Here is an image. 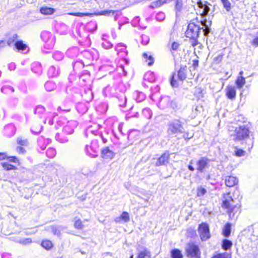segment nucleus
<instances>
[{
	"mask_svg": "<svg viewBox=\"0 0 258 258\" xmlns=\"http://www.w3.org/2000/svg\"><path fill=\"white\" fill-rule=\"evenodd\" d=\"M250 126L249 122L244 121L241 124H237L234 130H230V135L232 139L234 141H241L249 138L250 134Z\"/></svg>",
	"mask_w": 258,
	"mask_h": 258,
	"instance_id": "f257e3e1",
	"label": "nucleus"
},
{
	"mask_svg": "<svg viewBox=\"0 0 258 258\" xmlns=\"http://www.w3.org/2000/svg\"><path fill=\"white\" fill-rule=\"evenodd\" d=\"M233 202L230 193L223 195L222 207L227 209V213L231 219H236L240 213L239 206L232 205Z\"/></svg>",
	"mask_w": 258,
	"mask_h": 258,
	"instance_id": "f03ea898",
	"label": "nucleus"
},
{
	"mask_svg": "<svg viewBox=\"0 0 258 258\" xmlns=\"http://www.w3.org/2000/svg\"><path fill=\"white\" fill-rule=\"evenodd\" d=\"M167 133L169 136H176L178 134L183 133V127L181 122L178 119L170 121L168 125Z\"/></svg>",
	"mask_w": 258,
	"mask_h": 258,
	"instance_id": "7ed1b4c3",
	"label": "nucleus"
},
{
	"mask_svg": "<svg viewBox=\"0 0 258 258\" xmlns=\"http://www.w3.org/2000/svg\"><path fill=\"white\" fill-rule=\"evenodd\" d=\"M202 29H203V28H201L199 25H196L194 23H190L185 32V35L190 39L196 40L199 37Z\"/></svg>",
	"mask_w": 258,
	"mask_h": 258,
	"instance_id": "20e7f679",
	"label": "nucleus"
},
{
	"mask_svg": "<svg viewBox=\"0 0 258 258\" xmlns=\"http://www.w3.org/2000/svg\"><path fill=\"white\" fill-rule=\"evenodd\" d=\"M186 256L190 258H199L200 251L198 246L193 243H189L185 247Z\"/></svg>",
	"mask_w": 258,
	"mask_h": 258,
	"instance_id": "39448f33",
	"label": "nucleus"
},
{
	"mask_svg": "<svg viewBox=\"0 0 258 258\" xmlns=\"http://www.w3.org/2000/svg\"><path fill=\"white\" fill-rule=\"evenodd\" d=\"M199 232L202 240H206L210 237V232L208 225L206 223H202L199 226Z\"/></svg>",
	"mask_w": 258,
	"mask_h": 258,
	"instance_id": "423d86ee",
	"label": "nucleus"
},
{
	"mask_svg": "<svg viewBox=\"0 0 258 258\" xmlns=\"http://www.w3.org/2000/svg\"><path fill=\"white\" fill-rule=\"evenodd\" d=\"M210 160L206 158H201L197 162V170L200 172H203L204 169L208 167Z\"/></svg>",
	"mask_w": 258,
	"mask_h": 258,
	"instance_id": "0eeeda50",
	"label": "nucleus"
},
{
	"mask_svg": "<svg viewBox=\"0 0 258 258\" xmlns=\"http://www.w3.org/2000/svg\"><path fill=\"white\" fill-rule=\"evenodd\" d=\"M238 182V179L233 176H227L225 177V182L227 186L233 187Z\"/></svg>",
	"mask_w": 258,
	"mask_h": 258,
	"instance_id": "6e6552de",
	"label": "nucleus"
},
{
	"mask_svg": "<svg viewBox=\"0 0 258 258\" xmlns=\"http://www.w3.org/2000/svg\"><path fill=\"white\" fill-rule=\"evenodd\" d=\"M226 93L229 99H234L236 96L235 87L232 86H228L226 88Z\"/></svg>",
	"mask_w": 258,
	"mask_h": 258,
	"instance_id": "1a4fd4ad",
	"label": "nucleus"
},
{
	"mask_svg": "<svg viewBox=\"0 0 258 258\" xmlns=\"http://www.w3.org/2000/svg\"><path fill=\"white\" fill-rule=\"evenodd\" d=\"M77 124L76 121L74 120L69 121L68 124L64 127V132L68 134H73Z\"/></svg>",
	"mask_w": 258,
	"mask_h": 258,
	"instance_id": "9d476101",
	"label": "nucleus"
},
{
	"mask_svg": "<svg viewBox=\"0 0 258 258\" xmlns=\"http://www.w3.org/2000/svg\"><path fill=\"white\" fill-rule=\"evenodd\" d=\"M169 155L168 153H165L163 154L158 159L156 165L157 166L164 165L168 162Z\"/></svg>",
	"mask_w": 258,
	"mask_h": 258,
	"instance_id": "9b49d317",
	"label": "nucleus"
},
{
	"mask_svg": "<svg viewBox=\"0 0 258 258\" xmlns=\"http://www.w3.org/2000/svg\"><path fill=\"white\" fill-rule=\"evenodd\" d=\"M102 157L106 159H111L114 156L113 152L108 148H105L102 150Z\"/></svg>",
	"mask_w": 258,
	"mask_h": 258,
	"instance_id": "f8f14e48",
	"label": "nucleus"
},
{
	"mask_svg": "<svg viewBox=\"0 0 258 258\" xmlns=\"http://www.w3.org/2000/svg\"><path fill=\"white\" fill-rule=\"evenodd\" d=\"M186 67L185 66L183 67H181L179 70L178 71L177 76L179 80L183 81L186 79Z\"/></svg>",
	"mask_w": 258,
	"mask_h": 258,
	"instance_id": "ddd939ff",
	"label": "nucleus"
},
{
	"mask_svg": "<svg viewBox=\"0 0 258 258\" xmlns=\"http://www.w3.org/2000/svg\"><path fill=\"white\" fill-rule=\"evenodd\" d=\"M14 45L18 51H24L27 47V45L24 44L22 40L16 41L14 43Z\"/></svg>",
	"mask_w": 258,
	"mask_h": 258,
	"instance_id": "4468645a",
	"label": "nucleus"
},
{
	"mask_svg": "<svg viewBox=\"0 0 258 258\" xmlns=\"http://www.w3.org/2000/svg\"><path fill=\"white\" fill-rule=\"evenodd\" d=\"M138 258H151L150 252L147 248H144L143 250H140Z\"/></svg>",
	"mask_w": 258,
	"mask_h": 258,
	"instance_id": "2eb2a0df",
	"label": "nucleus"
},
{
	"mask_svg": "<svg viewBox=\"0 0 258 258\" xmlns=\"http://www.w3.org/2000/svg\"><path fill=\"white\" fill-rule=\"evenodd\" d=\"M235 83L238 89H241L245 84V78L241 76H238Z\"/></svg>",
	"mask_w": 258,
	"mask_h": 258,
	"instance_id": "dca6fc26",
	"label": "nucleus"
},
{
	"mask_svg": "<svg viewBox=\"0 0 258 258\" xmlns=\"http://www.w3.org/2000/svg\"><path fill=\"white\" fill-rule=\"evenodd\" d=\"M143 57L145 59V61L148 63V66H150L153 64L154 59L151 55L148 54L147 53H144Z\"/></svg>",
	"mask_w": 258,
	"mask_h": 258,
	"instance_id": "f3484780",
	"label": "nucleus"
},
{
	"mask_svg": "<svg viewBox=\"0 0 258 258\" xmlns=\"http://www.w3.org/2000/svg\"><path fill=\"white\" fill-rule=\"evenodd\" d=\"M14 240L15 242L19 243L22 245H24L29 244L32 242V239L30 238H17L14 239Z\"/></svg>",
	"mask_w": 258,
	"mask_h": 258,
	"instance_id": "a211bd4d",
	"label": "nucleus"
},
{
	"mask_svg": "<svg viewBox=\"0 0 258 258\" xmlns=\"http://www.w3.org/2000/svg\"><path fill=\"white\" fill-rule=\"evenodd\" d=\"M40 11L41 14L47 15L52 14L54 12V10L52 8L44 7L40 9Z\"/></svg>",
	"mask_w": 258,
	"mask_h": 258,
	"instance_id": "6ab92c4d",
	"label": "nucleus"
},
{
	"mask_svg": "<svg viewBox=\"0 0 258 258\" xmlns=\"http://www.w3.org/2000/svg\"><path fill=\"white\" fill-rule=\"evenodd\" d=\"M172 258H182L183 255L180 250L178 249H174L171 251Z\"/></svg>",
	"mask_w": 258,
	"mask_h": 258,
	"instance_id": "aec40b11",
	"label": "nucleus"
},
{
	"mask_svg": "<svg viewBox=\"0 0 258 258\" xmlns=\"http://www.w3.org/2000/svg\"><path fill=\"white\" fill-rule=\"evenodd\" d=\"M231 233V224L227 223L223 230V234L224 236L228 237Z\"/></svg>",
	"mask_w": 258,
	"mask_h": 258,
	"instance_id": "412c9836",
	"label": "nucleus"
},
{
	"mask_svg": "<svg viewBox=\"0 0 258 258\" xmlns=\"http://www.w3.org/2000/svg\"><path fill=\"white\" fill-rule=\"evenodd\" d=\"M166 3V0H157L155 2H152L151 7L152 8H156L162 6Z\"/></svg>",
	"mask_w": 258,
	"mask_h": 258,
	"instance_id": "4be33fe9",
	"label": "nucleus"
},
{
	"mask_svg": "<svg viewBox=\"0 0 258 258\" xmlns=\"http://www.w3.org/2000/svg\"><path fill=\"white\" fill-rule=\"evenodd\" d=\"M199 7L202 9H203V11H202V15H203V16H205L206 15H207L208 14V13L210 11V8H209V7L208 6H207L205 4H203L201 3V4H199Z\"/></svg>",
	"mask_w": 258,
	"mask_h": 258,
	"instance_id": "5701e85b",
	"label": "nucleus"
},
{
	"mask_svg": "<svg viewBox=\"0 0 258 258\" xmlns=\"http://www.w3.org/2000/svg\"><path fill=\"white\" fill-rule=\"evenodd\" d=\"M232 245V242L229 240L225 239L223 241L222 248L225 250L230 248Z\"/></svg>",
	"mask_w": 258,
	"mask_h": 258,
	"instance_id": "b1692460",
	"label": "nucleus"
},
{
	"mask_svg": "<svg viewBox=\"0 0 258 258\" xmlns=\"http://www.w3.org/2000/svg\"><path fill=\"white\" fill-rule=\"evenodd\" d=\"M245 153V152L244 150L239 149L237 147H235L234 149V154L237 157L244 156Z\"/></svg>",
	"mask_w": 258,
	"mask_h": 258,
	"instance_id": "393cba45",
	"label": "nucleus"
},
{
	"mask_svg": "<svg viewBox=\"0 0 258 258\" xmlns=\"http://www.w3.org/2000/svg\"><path fill=\"white\" fill-rule=\"evenodd\" d=\"M175 10L178 12H180L182 9L183 4L182 0H175Z\"/></svg>",
	"mask_w": 258,
	"mask_h": 258,
	"instance_id": "a878e982",
	"label": "nucleus"
},
{
	"mask_svg": "<svg viewBox=\"0 0 258 258\" xmlns=\"http://www.w3.org/2000/svg\"><path fill=\"white\" fill-rule=\"evenodd\" d=\"M18 38V35L17 34H14L10 37L7 40V44L9 46H12L15 41Z\"/></svg>",
	"mask_w": 258,
	"mask_h": 258,
	"instance_id": "bb28decb",
	"label": "nucleus"
},
{
	"mask_svg": "<svg viewBox=\"0 0 258 258\" xmlns=\"http://www.w3.org/2000/svg\"><path fill=\"white\" fill-rule=\"evenodd\" d=\"M42 246L46 249H49L52 246V242L49 240H44L42 242Z\"/></svg>",
	"mask_w": 258,
	"mask_h": 258,
	"instance_id": "cd10ccee",
	"label": "nucleus"
},
{
	"mask_svg": "<svg viewBox=\"0 0 258 258\" xmlns=\"http://www.w3.org/2000/svg\"><path fill=\"white\" fill-rule=\"evenodd\" d=\"M223 5L224 8L227 12H229L231 9V4L229 0H221Z\"/></svg>",
	"mask_w": 258,
	"mask_h": 258,
	"instance_id": "c85d7f7f",
	"label": "nucleus"
},
{
	"mask_svg": "<svg viewBox=\"0 0 258 258\" xmlns=\"http://www.w3.org/2000/svg\"><path fill=\"white\" fill-rule=\"evenodd\" d=\"M69 15L74 16H77L80 17H82L84 16H88L92 15V14L89 13H68Z\"/></svg>",
	"mask_w": 258,
	"mask_h": 258,
	"instance_id": "c756f323",
	"label": "nucleus"
},
{
	"mask_svg": "<svg viewBox=\"0 0 258 258\" xmlns=\"http://www.w3.org/2000/svg\"><path fill=\"white\" fill-rule=\"evenodd\" d=\"M121 220L123 222H127L130 220V216L128 213L126 212H123L120 216Z\"/></svg>",
	"mask_w": 258,
	"mask_h": 258,
	"instance_id": "7c9ffc66",
	"label": "nucleus"
},
{
	"mask_svg": "<svg viewBox=\"0 0 258 258\" xmlns=\"http://www.w3.org/2000/svg\"><path fill=\"white\" fill-rule=\"evenodd\" d=\"M2 165L3 168L7 170H13L16 168L14 166L7 162L2 163Z\"/></svg>",
	"mask_w": 258,
	"mask_h": 258,
	"instance_id": "2f4dec72",
	"label": "nucleus"
},
{
	"mask_svg": "<svg viewBox=\"0 0 258 258\" xmlns=\"http://www.w3.org/2000/svg\"><path fill=\"white\" fill-rule=\"evenodd\" d=\"M45 87L47 91H51L55 88V85L51 82H47L45 84Z\"/></svg>",
	"mask_w": 258,
	"mask_h": 258,
	"instance_id": "473e14b6",
	"label": "nucleus"
},
{
	"mask_svg": "<svg viewBox=\"0 0 258 258\" xmlns=\"http://www.w3.org/2000/svg\"><path fill=\"white\" fill-rule=\"evenodd\" d=\"M207 190L205 188L202 187H199L197 189V196L198 197H201L205 195L206 193Z\"/></svg>",
	"mask_w": 258,
	"mask_h": 258,
	"instance_id": "72a5a7b5",
	"label": "nucleus"
},
{
	"mask_svg": "<svg viewBox=\"0 0 258 258\" xmlns=\"http://www.w3.org/2000/svg\"><path fill=\"white\" fill-rule=\"evenodd\" d=\"M55 151L52 148L48 149L46 151V155L48 157L53 158L55 155Z\"/></svg>",
	"mask_w": 258,
	"mask_h": 258,
	"instance_id": "f704fd0d",
	"label": "nucleus"
},
{
	"mask_svg": "<svg viewBox=\"0 0 258 258\" xmlns=\"http://www.w3.org/2000/svg\"><path fill=\"white\" fill-rule=\"evenodd\" d=\"M74 226L76 228L78 229H81L83 228V225L82 224V221L80 219L77 220L74 223Z\"/></svg>",
	"mask_w": 258,
	"mask_h": 258,
	"instance_id": "c9c22d12",
	"label": "nucleus"
},
{
	"mask_svg": "<svg viewBox=\"0 0 258 258\" xmlns=\"http://www.w3.org/2000/svg\"><path fill=\"white\" fill-rule=\"evenodd\" d=\"M143 113L145 116V117L148 118H150L152 116L151 111L149 109H148V108L144 109L143 110Z\"/></svg>",
	"mask_w": 258,
	"mask_h": 258,
	"instance_id": "e433bc0d",
	"label": "nucleus"
},
{
	"mask_svg": "<svg viewBox=\"0 0 258 258\" xmlns=\"http://www.w3.org/2000/svg\"><path fill=\"white\" fill-rule=\"evenodd\" d=\"M250 43L254 47L258 46V32L256 33L254 38L250 41Z\"/></svg>",
	"mask_w": 258,
	"mask_h": 258,
	"instance_id": "4c0bfd02",
	"label": "nucleus"
},
{
	"mask_svg": "<svg viewBox=\"0 0 258 258\" xmlns=\"http://www.w3.org/2000/svg\"><path fill=\"white\" fill-rule=\"evenodd\" d=\"M52 232L54 235L59 236L60 235V231L58 227L55 226H52L50 227Z\"/></svg>",
	"mask_w": 258,
	"mask_h": 258,
	"instance_id": "58836bf2",
	"label": "nucleus"
},
{
	"mask_svg": "<svg viewBox=\"0 0 258 258\" xmlns=\"http://www.w3.org/2000/svg\"><path fill=\"white\" fill-rule=\"evenodd\" d=\"M53 57L57 60H61L63 57V54L61 52L57 51L53 54Z\"/></svg>",
	"mask_w": 258,
	"mask_h": 258,
	"instance_id": "ea45409f",
	"label": "nucleus"
},
{
	"mask_svg": "<svg viewBox=\"0 0 258 258\" xmlns=\"http://www.w3.org/2000/svg\"><path fill=\"white\" fill-rule=\"evenodd\" d=\"M202 25L203 26H205V28L203 29L204 35H206L209 33V29L208 26L206 24V22L205 21L202 22Z\"/></svg>",
	"mask_w": 258,
	"mask_h": 258,
	"instance_id": "a19ab883",
	"label": "nucleus"
},
{
	"mask_svg": "<svg viewBox=\"0 0 258 258\" xmlns=\"http://www.w3.org/2000/svg\"><path fill=\"white\" fill-rule=\"evenodd\" d=\"M17 143L21 146H26L28 144L27 140H23L21 138H18Z\"/></svg>",
	"mask_w": 258,
	"mask_h": 258,
	"instance_id": "79ce46f5",
	"label": "nucleus"
},
{
	"mask_svg": "<svg viewBox=\"0 0 258 258\" xmlns=\"http://www.w3.org/2000/svg\"><path fill=\"white\" fill-rule=\"evenodd\" d=\"M213 258H231V256L228 254H218L213 256Z\"/></svg>",
	"mask_w": 258,
	"mask_h": 258,
	"instance_id": "37998d69",
	"label": "nucleus"
},
{
	"mask_svg": "<svg viewBox=\"0 0 258 258\" xmlns=\"http://www.w3.org/2000/svg\"><path fill=\"white\" fill-rule=\"evenodd\" d=\"M175 76H176V75L175 74H174L172 76V79L170 81L171 85L173 87H176L178 86V84L175 80Z\"/></svg>",
	"mask_w": 258,
	"mask_h": 258,
	"instance_id": "c03bdc74",
	"label": "nucleus"
},
{
	"mask_svg": "<svg viewBox=\"0 0 258 258\" xmlns=\"http://www.w3.org/2000/svg\"><path fill=\"white\" fill-rule=\"evenodd\" d=\"M183 138L185 139V140H189L190 139H191L194 135L193 134H190L188 132H183Z\"/></svg>",
	"mask_w": 258,
	"mask_h": 258,
	"instance_id": "a18cd8bd",
	"label": "nucleus"
},
{
	"mask_svg": "<svg viewBox=\"0 0 258 258\" xmlns=\"http://www.w3.org/2000/svg\"><path fill=\"white\" fill-rule=\"evenodd\" d=\"M164 18V14L163 13H159L157 15L156 19L158 21H162Z\"/></svg>",
	"mask_w": 258,
	"mask_h": 258,
	"instance_id": "49530a36",
	"label": "nucleus"
},
{
	"mask_svg": "<svg viewBox=\"0 0 258 258\" xmlns=\"http://www.w3.org/2000/svg\"><path fill=\"white\" fill-rule=\"evenodd\" d=\"M179 46V44L178 43H177L176 42H174L172 44L171 48H172V49L173 50H177L178 49Z\"/></svg>",
	"mask_w": 258,
	"mask_h": 258,
	"instance_id": "de8ad7c7",
	"label": "nucleus"
},
{
	"mask_svg": "<svg viewBox=\"0 0 258 258\" xmlns=\"http://www.w3.org/2000/svg\"><path fill=\"white\" fill-rule=\"evenodd\" d=\"M111 13H113V12L112 11H102L99 13V15H108Z\"/></svg>",
	"mask_w": 258,
	"mask_h": 258,
	"instance_id": "09e8293b",
	"label": "nucleus"
},
{
	"mask_svg": "<svg viewBox=\"0 0 258 258\" xmlns=\"http://www.w3.org/2000/svg\"><path fill=\"white\" fill-rule=\"evenodd\" d=\"M9 160L10 162H15V163L17 162L18 161V159L15 156H12V157H9Z\"/></svg>",
	"mask_w": 258,
	"mask_h": 258,
	"instance_id": "8fccbe9b",
	"label": "nucleus"
},
{
	"mask_svg": "<svg viewBox=\"0 0 258 258\" xmlns=\"http://www.w3.org/2000/svg\"><path fill=\"white\" fill-rule=\"evenodd\" d=\"M125 47V45L122 44V43H119L118 44H117V47H116V50L117 52H119L120 50H123V49H119V47Z\"/></svg>",
	"mask_w": 258,
	"mask_h": 258,
	"instance_id": "3c124183",
	"label": "nucleus"
},
{
	"mask_svg": "<svg viewBox=\"0 0 258 258\" xmlns=\"http://www.w3.org/2000/svg\"><path fill=\"white\" fill-rule=\"evenodd\" d=\"M17 151L19 153H24L25 152V150L23 147H18L17 148Z\"/></svg>",
	"mask_w": 258,
	"mask_h": 258,
	"instance_id": "603ef678",
	"label": "nucleus"
},
{
	"mask_svg": "<svg viewBox=\"0 0 258 258\" xmlns=\"http://www.w3.org/2000/svg\"><path fill=\"white\" fill-rule=\"evenodd\" d=\"M114 221L116 223H120L123 222L120 216L115 218L114 219Z\"/></svg>",
	"mask_w": 258,
	"mask_h": 258,
	"instance_id": "864d4df0",
	"label": "nucleus"
},
{
	"mask_svg": "<svg viewBox=\"0 0 258 258\" xmlns=\"http://www.w3.org/2000/svg\"><path fill=\"white\" fill-rule=\"evenodd\" d=\"M44 110V108L43 106H38L36 108V111L40 112V111H43Z\"/></svg>",
	"mask_w": 258,
	"mask_h": 258,
	"instance_id": "5fc2aeb1",
	"label": "nucleus"
},
{
	"mask_svg": "<svg viewBox=\"0 0 258 258\" xmlns=\"http://www.w3.org/2000/svg\"><path fill=\"white\" fill-rule=\"evenodd\" d=\"M254 4H255V6H254L252 8V11H255V12H258V8H257V6H258V2L255 3Z\"/></svg>",
	"mask_w": 258,
	"mask_h": 258,
	"instance_id": "6e6d98bb",
	"label": "nucleus"
},
{
	"mask_svg": "<svg viewBox=\"0 0 258 258\" xmlns=\"http://www.w3.org/2000/svg\"><path fill=\"white\" fill-rule=\"evenodd\" d=\"M102 45H103V46L106 49L110 48L111 47V44H110L109 43H108V44L106 45L104 43H103Z\"/></svg>",
	"mask_w": 258,
	"mask_h": 258,
	"instance_id": "4d7b16f0",
	"label": "nucleus"
},
{
	"mask_svg": "<svg viewBox=\"0 0 258 258\" xmlns=\"http://www.w3.org/2000/svg\"><path fill=\"white\" fill-rule=\"evenodd\" d=\"M142 39H143L144 38L146 39V40H147V41H146V42H143V43L144 44H147L148 43V41H149V39H148V37H147V36H145V35H143V36H142Z\"/></svg>",
	"mask_w": 258,
	"mask_h": 258,
	"instance_id": "13d9d810",
	"label": "nucleus"
},
{
	"mask_svg": "<svg viewBox=\"0 0 258 258\" xmlns=\"http://www.w3.org/2000/svg\"><path fill=\"white\" fill-rule=\"evenodd\" d=\"M6 158V155L4 153H0V160L5 159Z\"/></svg>",
	"mask_w": 258,
	"mask_h": 258,
	"instance_id": "bf43d9fd",
	"label": "nucleus"
},
{
	"mask_svg": "<svg viewBox=\"0 0 258 258\" xmlns=\"http://www.w3.org/2000/svg\"><path fill=\"white\" fill-rule=\"evenodd\" d=\"M199 61L197 59H195L193 60V66L195 67L198 66Z\"/></svg>",
	"mask_w": 258,
	"mask_h": 258,
	"instance_id": "052dcab7",
	"label": "nucleus"
},
{
	"mask_svg": "<svg viewBox=\"0 0 258 258\" xmlns=\"http://www.w3.org/2000/svg\"><path fill=\"white\" fill-rule=\"evenodd\" d=\"M188 168V169L190 171H193L195 170V168L191 165H189Z\"/></svg>",
	"mask_w": 258,
	"mask_h": 258,
	"instance_id": "680f3d73",
	"label": "nucleus"
},
{
	"mask_svg": "<svg viewBox=\"0 0 258 258\" xmlns=\"http://www.w3.org/2000/svg\"><path fill=\"white\" fill-rule=\"evenodd\" d=\"M243 74V72L242 71H241L239 73V75H238V76H242Z\"/></svg>",
	"mask_w": 258,
	"mask_h": 258,
	"instance_id": "e2e57ef3",
	"label": "nucleus"
},
{
	"mask_svg": "<svg viewBox=\"0 0 258 258\" xmlns=\"http://www.w3.org/2000/svg\"><path fill=\"white\" fill-rule=\"evenodd\" d=\"M140 96L141 97V100L144 99V95L142 93H139Z\"/></svg>",
	"mask_w": 258,
	"mask_h": 258,
	"instance_id": "0e129e2a",
	"label": "nucleus"
},
{
	"mask_svg": "<svg viewBox=\"0 0 258 258\" xmlns=\"http://www.w3.org/2000/svg\"><path fill=\"white\" fill-rule=\"evenodd\" d=\"M217 59H219V60L220 61L222 59V55H219L218 57H217Z\"/></svg>",
	"mask_w": 258,
	"mask_h": 258,
	"instance_id": "69168bd1",
	"label": "nucleus"
},
{
	"mask_svg": "<svg viewBox=\"0 0 258 258\" xmlns=\"http://www.w3.org/2000/svg\"><path fill=\"white\" fill-rule=\"evenodd\" d=\"M196 90H197L199 93L202 92V90L200 88H196Z\"/></svg>",
	"mask_w": 258,
	"mask_h": 258,
	"instance_id": "338daca9",
	"label": "nucleus"
},
{
	"mask_svg": "<svg viewBox=\"0 0 258 258\" xmlns=\"http://www.w3.org/2000/svg\"><path fill=\"white\" fill-rule=\"evenodd\" d=\"M49 124L50 125H52L53 124V121L52 120H49Z\"/></svg>",
	"mask_w": 258,
	"mask_h": 258,
	"instance_id": "774afa93",
	"label": "nucleus"
}]
</instances>
